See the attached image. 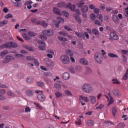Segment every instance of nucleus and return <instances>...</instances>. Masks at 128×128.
Returning a JSON list of instances; mask_svg holds the SVG:
<instances>
[{
	"mask_svg": "<svg viewBox=\"0 0 128 128\" xmlns=\"http://www.w3.org/2000/svg\"><path fill=\"white\" fill-rule=\"evenodd\" d=\"M18 46V44L14 42H9L6 44H4L0 46V48L2 49L4 48H14Z\"/></svg>",
	"mask_w": 128,
	"mask_h": 128,
	"instance_id": "obj_1",
	"label": "nucleus"
},
{
	"mask_svg": "<svg viewBox=\"0 0 128 128\" xmlns=\"http://www.w3.org/2000/svg\"><path fill=\"white\" fill-rule=\"evenodd\" d=\"M66 8H69L72 12H75L76 14L80 16V10L78 9L76 10V5L72 4V3H68L67 5H66Z\"/></svg>",
	"mask_w": 128,
	"mask_h": 128,
	"instance_id": "obj_2",
	"label": "nucleus"
},
{
	"mask_svg": "<svg viewBox=\"0 0 128 128\" xmlns=\"http://www.w3.org/2000/svg\"><path fill=\"white\" fill-rule=\"evenodd\" d=\"M82 89L84 92H86L87 94H90V92H92V88L90 84H85L82 86Z\"/></svg>",
	"mask_w": 128,
	"mask_h": 128,
	"instance_id": "obj_3",
	"label": "nucleus"
},
{
	"mask_svg": "<svg viewBox=\"0 0 128 128\" xmlns=\"http://www.w3.org/2000/svg\"><path fill=\"white\" fill-rule=\"evenodd\" d=\"M60 61L64 64H70V58L66 54H63L60 56Z\"/></svg>",
	"mask_w": 128,
	"mask_h": 128,
	"instance_id": "obj_4",
	"label": "nucleus"
},
{
	"mask_svg": "<svg viewBox=\"0 0 128 128\" xmlns=\"http://www.w3.org/2000/svg\"><path fill=\"white\" fill-rule=\"evenodd\" d=\"M94 58L98 64H102V57L100 52H97L95 54Z\"/></svg>",
	"mask_w": 128,
	"mask_h": 128,
	"instance_id": "obj_5",
	"label": "nucleus"
},
{
	"mask_svg": "<svg viewBox=\"0 0 128 128\" xmlns=\"http://www.w3.org/2000/svg\"><path fill=\"white\" fill-rule=\"evenodd\" d=\"M66 54L70 56V60L72 62H76V60L74 58V52H72L70 50H66Z\"/></svg>",
	"mask_w": 128,
	"mask_h": 128,
	"instance_id": "obj_6",
	"label": "nucleus"
},
{
	"mask_svg": "<svg viewBox=\"0 0 128 128\" xmlns=\"http://www.w3.org/2000/svg\"><path fill=\"white\" fill-rule=\"evenodd\" d=\"M38 42L39 44H40L38 46L40 50H46V43L42 40H38Z\"/></svg>",
	"mask_w": 128,
	"mask_h": 128,
	"instance_id": "obj_7",
	"label": "nucleus"
},
{
	"mask_svg": "<svg viewBox=\"0 0 128 128\" xmlns=\"http://www.w3.org/2000/svg\"><path fill=\"white\" fill-rule=\"evenodd\" d=\"M12 60H14V56L8 55L5 58V60L3 61V64H8Z\"/></svg>",
	"mask_w": 128,
	"mask_h": 128,
	"instance_id": "obj_8",
	"label": "nucleus"
},
{
	"mask_svg": "<svg viewBox=\"0 0 128 128\" xmlns=\"http://www.w3.org/2000/svg\"><path fill=\"white\" fill-rule=\"evenodd\" d=\"M42 34L46 36H52L54 34V30H44L42 31Z\"/></svg>",
	"mask_w": 128,
	"mask_h": 128,
	"instance_id": "obj_9",
	"label": "nucleus"
},
{
	"mask_svg": "<svg viewBox=\"0 0 128 128\" xmlns=\"http://www.w3.org/2000/svg\"><path fill=\"white\" fill-rule=\"evenodd\" d=\"M110 36L112 40H118V36L116 35V32H111L110 34Z\"/></svg>",
	"mask_w": 128,
	"mask_h": 128,
	"instance_id": "obj_10",
	"label": "nucleus"
},
{
	"mask_svg": "<svg viewBox=\"0 0 128 128\" xmlns=\"http://www.w3.org/2000/svg\"><path fill=\"white\" fill-rule=\"evenodd\" d=\"M80 62L84 66H88V61L86 58H82L80 60Z\"/></svg>",
	"mask_w": 128,
	"mask_h": 128,
	"instance_id": "obj_11",
	"label": "nucleus"
},
{
	"mask_svg": "<svg viewBox=\"0 0 128 128\" xmlns=\"http://www.w3.org/2000/svg\"><path fill=\"white\" fill-rule=\"evenodd\" d=\"M37 98L40 102H44L46 100V96L43 94H40L37 96Z\"/></svg>",
	"mask_w": 128,
	"mask_h": 128,
	"instance_id": "obj_12",
	"label": "nucleus"
},
{
	"mask_svg": "<svg viewBox=\"0 0 128 128\" xmlns=\"http://www.w3.org/2000/svg\"><path fill=\"white\" fill-rule=\"evenodd\" d=\"M91 104H94L96 102V98L94 96H89Z\"/></svg>",
	"mask_w": 128,
	"mask_h": 128,
	"instance_id": "obj_13",
	"label": "nucleus"
},
{
	"mask_svg": "<svg viewBox=\"0 0 128 128\" xmlns=\"http://www.w3.org/2000/svg\"><path fill=\"white\" fill-rule=\"evenodd\" d=\"M75 34H76L78 38H84V40L86 38V37L84 36V32H75Z\"/></svg>",
	"mask_w": 128,
	"mask_h": 128,
	"instance_id": "obj_14",
	"label": "nucleus"
},
{
	"mask_svg": "<svg viewBox=\"0 0 128 128\" xmlns=\"http://www.w3.org/2000/svg\"><path fill=\"white\" fill-rule=\"evenodd\" d=\"M112 94L116 96H120V92L116 88L112 90Z\"/></svg>",
	"mask_w": 128,
	"mask_h": 128,
	"instance_id": "obj_15",
	"label": "nucleus"
},
{
	"mask_svg": "<svg viewBox=\"0 0 128 128\" xmlns=\"http://www.w3.org/2000/svg\"><path fill=\"white\" fill-rule=\"evenodd\" d=\"M62 78L65 80H70V74L68 72H65L62 74Z\"/></svg>",
	"mask_w": 128,
	"mask_h": 128,
	"instance_id": "obj_16",
	"label": "nucleus"
},
{
	"mask_svg": "<svg viewBox=\"0 0 128 128\" xmlns=\"http://www.w3.org/2000/svg\"><path fill=\"white\" fill-rule=\"evenodd\" d=\"M26 94L28 96H32L34 94V92L30 90H26Z\"/></svg>",
	"mask_w": 128,
	"mask_h": 128,
	"instance_id": "obj_17",
	"label": "nucleus"
},
{
	"mask_svg": "<svg viewBox=\"0 0 128 128\" xmlns=\"http://www.w3.org/2000/svg\"><path fill=\"white\" fill-rule=\"evenodd\" d=\"M26 82L28 84H32L34 82V78L32 76H28L26 78Z\"/></svg>",
	"mask_w": 128,
	"mask_h": 128,
	"instance_id": "obj_18",
	"label": "nucleus"
},
{
	"mask_svg": "<svg viewBox=\"0 0 128 128\" xmlns=\"http://www.w3.org/2000/svg\"><path fill=\"white\" fill-rule=\"evenodd\" d=\"M53 12L54 14H58V16H60V9L58 8H53Z\"/></svg>",
	"mask_w": 128,
	"mask_h": 128,
	"instance_id": "obj_19",
	"label": "nucleus"
},
{
	"mask_svg": "<svg viewBox=\"0 0 128 128\" xmlns=\"http://www.w3.org/2000/svg\"><path fill=\"white\" fill-rule=\"evenodd\" d=\"M24 48H26V50H30V52H34V48L28 45H24Z\"/></svg>",
	"mask_w": 128,
	"mask_h": 128,
	"instance_id": "obj_20",
	"label": "nucleus"
},
{
	"mask_svg": "<svg viewBox=\"0 0 128 128\" xmlns=\"http://www.w3.org/2000/svg\"><path fill=\"white\" fill-rule=\"evenodd\" d=\"M81 10L82 12H88V8L86 6H84L82 8Z\"/></svg>",
	"mask_w": 128,
	"mask_h": 128,
	"instance_id": "obj_21",
	"label": "nucleus"
},
{
	"mask_svg": "<svg viewBox=\"0 0 128 128\" xmlns=\"http://www.w3.org/2000/svg\"><path fill=\"white\" fill-rule=\"evenodd\" d=\"M112 20H114V22H120V19H118V16H116V15L112 16Z\"/></svg>",
	"mask_w": 128,
	"mask_h": 128,
	"instance_id": "obj_22",
	"label": "nucleus"
},
{
	"mask_svg": "<svg viewBox=\"0 0 128 128\" xmlns=\"http://www.w3.org/2000/svg\"><path fill=\"white\" fill-rule=\"evenodd\" d=\"M108 56L110 58H118V56L117 54L113 53H109L108 54Z\"/></svg>",
	"mask_w": 128,
	"mask_h": 128,
	"instance_id": "obj_23",
	"label": "nucleus"
},
{
	"mask_svg": "<svg viewBox=\"0 0 128 128\" xmlns=\"http://www.w3.org/2000/svg\"><path fill=\"white\" fill-rule=\"evenodd\" d=\"M92 32L94 34V36H98L100 34V32H98V30L96 28H93L92 30Z\"/></svg>",
	"mask_w": 128,
	"mask_h": 128,
	"instance_id": "obj_24",
	"label": "nucleus"
},
{
	"mask_svg": "<svg viewBox=\"0 0 128 128\" xmlns=\"http://www.w3.org/2000/svg\"><path fill=\"white\" fill-rule=\"evenodd\" d=\"M114 98L112 97H110L109 100V102L108 104V106H110V104H114Z\"/></svg>",
	"mask_w": 128,
	"mask_h": 128,
	"instance_id": "obj_25",
	"label": "nucleus"
},
{
	"mask_svg": "<svg viewBox=\"0 0 128 128\" xmlns=\"http://www.w3.org/2000/svg\"><path fill=\"white\" fill-rule=\"evenodd\" d=\"M87 124L89 126H94V122L92 120H88L87 121Z\"/></svg>",
	"mask_w": 128,
	"mask_h": 128,
	"instance_id": "obj_26",
	"label": "nucleus"
},
{
	"mask_svg": "<svg viewBox=\"0 0 128 128\" xmlns=\"http://www.w3.org/2000/svg\"><path fill=\"white\" fill-rule=\"evenodd\" d=\"M80 98L84 102H88V100H90L86 96H80Z\"/></svg>",
	"mask_w": 128,
	"mask_h": 128,
	"instance_id": "obj_27",
	"label": "nucleus"
},
{
	"mask_svg": "<svg viewBox=\"0 0 128 128\" xmlns=\"http://www.w3.org/2000/svg\"><path fill=\"white\" fill-rule=\"evenodd\" d=\"M6 54H8V51L7 50H4L0 54L1 56H6Z\"/></svg>",
	"mask_w": 128,
	"mask_h": 128,
	"instance_id": "obj_28",
	"label": "nucleus"
},
{
	"mask_svg": "<svg viewBox=\"0 0 128 128\" xmlns=\"http://www.w3.org/2000/svg\"><path fill=\"white\" fill-rule=\"evenodd\" d=\"M75 19H76V20L77 22H78V24H82V19H80V18L78 16H76Z\"/></svg>",
	"mask_w": 128,
	"mask_h": 128,
	"instance_id": "obj_29",
	"label": "nucleus"
},
{
	"mask_svg": "<svg viewBox=\"0 0 128 128\" xmlns=\"http://www.w3.org/2000/svg\"><path fill=\"white\" fill-rule=\"evenodd\" d=\"M112 84H120V82L116 78H114L112 80Z\"/></svg>",
	"mask_w": 128,
	"mask_h": 128,
	"instance_id": "obj_30",
	"label": "nucleus"
},
{
	"mask_svg": "<svg viewBox=\"0 0 128 128\" xmlns=\"http://www.w3.org/2000/svg\"><path fill=\"white\" fill-rule=\"evenodd\" d=\"M112 115L114 116H116V112H118L116 110V106L113 107L112 109Z\"/></svg>",
	"mask_w": 128,
	"mask_h": 128,
	"instance_id": "obj_31",
	"label": "nucleus"
},
{
	"mask_svg": "<svg viewBox=\"0 0 128 128\" xmlns=\"http://www.w3.org/2000/svg\"><path fill=\"white\" fill-rule=\"evenodd\" d=\"M8 22V20H4L3 21L0 22V26H4V24H7Z\"/></svg>",
	"mask_w": 128,
	"mask_h": 128,
	"instance_id": "obj_32",
	"label": "nucleus"
},
{
	"mask_svg": "<svg viewBox=\"0 0 128 128\" xmlns=\"http://www.w3.org/2000/svg\"><path fill=\"white\" fill-rule=\"evenodd\" d=\"M34 104L37 108H38V110H42V106H40V104L39 103H38L36 102L34 103Z\"/></svg>",
	"mask_w": 128,
	"mask_h": 128,
	"instance_id": "obj_33",
	"label": "nucleus"
},
{
	"mask_svg": "<svg viewBox=\"0 0 128 128\" xmlns=\"http://www.w3.org/2000/svg\"><path fill=\"white\" fill-rule=\"evenodd\" d=\"M58 38L59 40H60V42H68V40L63 36H59Z\"/></svg>",
	"mask_w": 128,
	"mask_h": 128,
	"instance_id": "obj_34",
	"label": "nucleus"
},
{
	"mask_svg": "<svg viewBox=\"0 0 128 128\" xmlns=\"http://www.w3.org/2000/svg\"><path fill=\"white\" fill-rule=\"evenodd\" d=\"M54 86L56 88H58V90H62V85H60V84L56 83L54 84Z\"/></svg>",
	"mask_w": 128,
	"mask_h": 128,
	"instance_id": "obj_35",
	"label": "nucleus"
},
{
	"mask_svg": "<svg viewBox=\"0 0 128 128\" xmlns=\"http://www.w3.org/2000/svg\"><path fill=\"white\" fill-rule=\"evenodd\" d=\"M104 108V105L102 104H100L99 105V106H97L96 108V110H102V108Z\"/></svg>",
	"mask_w": 128,
	"mask_h": 128,
	"instance_id": "obj_36",
	"label": "nucleus"
},
{
	"mask_svg": "<svg viewBox=\"0 0 128 128\" xmlns=\"http://www.w3.org/2000/svg\"><path fill=\"white\" fill-rule=\"evenodd\" d=\"M66 4L64 2H60L57 4L58 8H64Z\"/></svg>",
	"mask_w": 128,
	"mask_h": 128,
	"instance_id": "obj_37",
	"label": "nucleus"
},
{
	"mask_svg": "<svg viewBox=\"0 0 128 128\" xmlns=\"http://www.w3.org/2000/svg\"><path fill=\"white\" fill-rule=\"evenodd\" d=\"M64 30H66L72 32V28L68 26H64Z\"/></svg>",
	"mask_w": 128,
	"mask_h": 128,
	"instance_id": "obj_38",
	"label": "nucleus"
},
{
	"mask_svg": "<svg viewBox=\"0 0 128 128\" xmlns=\"http://www.w3.org/2000/svg\"><path fill=\"white\" fill-rule=\"evenodd\" d=\"M55 96L57 98H60L62 94L60 92H58L55 93Z\"/></svg>",
	"mask_w": 128,
	"mask_h": 128,
	"instance_id": "obj_39",
	"label": "nucleus"
},
{
	"mask_svg": "<svg viewBox=\"0 0 128 128\" xmlns=\"http://www.w3.org/2000/svg\"><path fill=\"white\" fill-rule=\"evenodd\" d=\"M40 38L41 40H46L48 39L46 36L44 34L40 35Z\"/></svg>",
	"mask_w": 128,
	"mask_h": 128,
	"instance_id": "obj_40",
	"label": "nucleus"
},
{
	"mask_svg": "<svg viewBox=\"0 0 128 128\" xmlns=\"http://www.w3.org/2000/svg\"><path fill=\"white\" fill-rule=\"evenodd\" d=\"M5 18H12L14 16L12 14H8L6 16H4Z\"/></svg>",
	"mask_w": 128,
	"mask_h": 128,
	"instance_id": "obj_41",
	"label": "nucleus"
},
{
	"mask_svg": "<svg viewBox=\"0 0 128 128\" xmlns=\"http://www.w3.org/2000/svg\"><path fill=\"white\" fill-rule=\"evenodd\" d=\"M22 36H23L25 40H28L30 38L28 36V34H23Z\"/></svg>",
	"mask_w": 128,
	"mask_h": 128,
	"instance_id": "obj_42",
	"label": "nucleus"
},
{
	"mask_svg": "<svg viewBox=\"0 0 128 128\" xmlns=\"http://www.w3.org/2000/svg\"><path fill=\"white\" fill-rule=\"evenodd\" d=\"M92 69H90V68L86 67V73L87 74H92Z\"/></svg>",
	"mask_w": 128,
	"mask_h": 128,
	"instance_id": "obj_43",
	"label": "nucleus"
},
{
	"mask_svg": "<svg viewBox=\"0 0 128 128\" xmlns=\"http://www.w3.org/2000/svg\"><path fill=\"white\" fill-rule=\"evenodd\" d=\"M90 18L92 20H94L96 18V14H90Z\"/></svg>",
	"mask_w": 128,
	"mask_h": 128,
	"instance_id": "obj_44",
	"label": "nucleus"
},
{
	"mask_svg": "<svg viewBox=\"0 0 128 128\" xmlns=\"http://www.w3.org/2000/svg\"><path fill=\"white\" fill-rule=\"evenodd\" d=\"M98 18L100 20H101V22H104V20L102 19V16L101 14H98L97 16Z\"/></svg>",
	"mask_w": 128,
	"mask_h": 128,
	"instance_id": "obj_45",
	"label": "nucleus"
},
{
	"mask_svg": "<svg viewBox=\"0 0 128 128\" xmlns=\"http://www.w3.org/2000/svg\"><path fill=\"white\" fill-rule=\"evenodd\" d=\"M41 26H44V28H46V26H48V23L44 21H42Z\"/></svg>",
	"mask_w": 128,
	"mask_h": 128,
	"instance_id": "obj_46",
	"label": "nucleus"
},
{
	"mask_svg": "<svg viewBox=\"0 0 128 128\" xmlns=\"http://www.w3.org/2000/svg\"><path fill=\"white\" fill-rule=\"evenodd\" d=\"M28 34L30 36H36V33L34 32H32L31 31L28 32Z\"/></svg>",
	"mask_w": 128,
	"mask_h": 128,
	"instance_id": "obj_47",
	"label": "nucleus"
},
{
	"mask_svg": "<svg viewBox=\"0 0 128 128\" xmlns=\"http://www.w3.org/2000/svg\"><path fill=\"white\" fill-rule=\"evenodd\" d=\"M57 20L59 22L60 24V22H64V18L60 16L58 17Z\"/></svg>",
	"mask_w": 128,
	"mask_h": 128,
	"instance_id": "obj_48",
	"label": "nucleus"
},
{
	"mask_svg": "<svg viewBox=\"0 0 128 128\" xmlns=\"http://www.w3.org/2000/svg\"><path fill=\"white\" fill-rule=\"evenodd\" d=\"M118 126H122V128H124V126H126V124H124V122H121L119 124H118L116 128H117Z\"/></svg>",
	"mask_w": 128,
	"mask_h": 128,
	"instance_id": "obj_49",
	"label": "nucleus"
},
{
	"mask_svg": "<svg viewBox=\"0 0 128 128\" xmlns=\"http://www.w3.org/2000/svg\"><path fill=\"white\" fill-rule=\"evenodd\" d=\"M65 93L66 94H67V96H72V92H70V90H66Z\"/></svg>",
	"mask_w": 128,
	"mask_h": 128,
	"instance_id": "obj_50",
	"label": "nucleus"
},
{
	"mask_svg": "<svg viewBox=\"0 0 128 128\" xmlns=\"http://www.w3.org/2000/svg\"><path fill=\"white\" fill-rule=\"evenodd\" d=\"M0 88H8V86L5 85L4 84L0 83Z\"/></svg>",
	"mask_w": 128,
	"mask_h": 128,
	"instance_id": "obj_51",
	"label": "nucleus"
},
{
	"mask_svg": "<svg viewBox=\"0 0 128 128\" xmlns=\"http://www.w3.org/2000/svg\"><path fill=\"white\" fill-rule=\"evenodd\" d=\"M33 60L34 61V64L35 66H40V63L38 62V60L34 58Z\"/></svg>",
	"mask_w": 128,
	"mask_h": 128,
	"instance_id": "obj_52",
	"label": "nucleus"
},
{
	"mask_svg": "<svg viewBox=\"0 0 128 128\" xmlns=\"http://www.w3.org/2000/svg\"><path fill=\"white\" fill-rule=\"evenodd\" d=\"M24 74H22V73L20 72L18 74V78H24Z\"/></svg>",
	"mask_w": 128,
	"mask_h": 128,
	"instance_id": "obj_53",
	"label": "nucleus"
},
{
	"mask_svg": "<svg viewBox=\"0 0 128 128\" xmlns=\"http://www.w3.org/2000/svg\"><path fill=\"white\" fill-rule=\"evenodd\" d=\"M60 34H61V36H66V31H62L59 32Z\"/></svg>",
	"mask_w": 128,
	"mask_h": 128,
	"instance_id": "obj_54",
	"label": "nucleus"
},
{
	"mask_svg": "<svg viewBox=\"0 0 128 128\" xmlns=\"http://www.w3.org/2000/svg\"><path fill=\"white\" fill-rule=\"evenodd\" d=\"M84 36L85 37L86 36V38H87V40H88L90 38V35L88 34V32H84Z\"/></svg>",
	"mask_w": 128,
	"mask_h": 128,
	"instance_id": "obj_55",
	"label": "nucleus"
},
{
	"mask_svg": "<svg viewBox=\"0 0 128 128\" xmlns=\"http://www.w3.org/2000/svg\"><path fill=\"white\" fill-rule=\"evenodd\" d=\"M95 24H98V26H102V23L98 20H96L94 21Z\"/></svg>",
	"mask_w": 128,
	"mask_h": 128,
	"instance_id": "obj_56",
	"label": "nucleus"
},
{
	"mask_svg": "<svg viewBox=\"0 0 128 128\" xmlns=\"http://www.w3.org/2000/svg\"><path fill=\"white\" fill-rule=\"evenodd\" d=\"M34 58L30 56H26V60H34Z\"/></svg>",
	"mask_w": 128,
	"mask_h": 128,
	"instance_id": "obj_57",
	"label": "nucleus"
},
{
	"mask_svg": "<svg viewBox=\"0 0 128 128\" xmlns=\"http://www.w3.org/2000/svg\"><path fill=\"white\" fill-rule=\"evenodd\" d=\"M32 4V0H28L24 3V6H29V4Z\"/></svg>",
	"mask_w": 128,
	"mask_h": 128,
	"instance_id": "obj_58",
	"label": "nucleus"
},
{
	"mask_svg": "<svg viewBox=\"0 0 128 128\" xmlns=\"http://www.w3.org/2000/svg\"><path fill=\"white\" fill-rule=\"evenodd\" d=\"M70 70L72 74H74L75 71H74V67H70Z\"/></svg>",
	"mask_w": 128,
	"mask_h": 128,
	"instance_id": "obj_59",
	"label": "nucleus"
},
{
	"mask_svg": "<svg viewBox=\"0 0 128 128\" xmlns=\"http://www.w3.org/2000/svg\"><path fill=\"white\" fill-rule=\"evenodd\" d=\"M122 56L123 58V60L124 62H128V58H126V56L124 55H122Z\"/></svg>",
	"mask_w": 128,
	"mask_h": 128,
	"instance_id": "obj_60",
	"label": "nucleus"
},
{
	"mask_svg": "<svg viewBox=\"0 0 128 128\" xmlns=\"http://www.w3.org/2000/svg\"><path fill=\"white\" fill-rule=\"evenodd\" d=\"M63 14L66 18H68V16H70V13H68V12H63Z\"/></svg>",
	"mask_w": 128,
	"mask_h": 128,
	"instance_id": "obj_61",
	"label": "nucleus"
},
{
	"mask_svg": "<svg viewBox=\"0 0 128 128\" xmlns=\"http://www.w3.org/2000/svg\"><path fill=\"white\" fill-rule=\"evenodd\" d=\"M37 84L39 86H44V82H38Z\"/></svg>",
	"mask_w": 128,
	"mask_h": 128,
	"instance_id": "obj_62",
	"label": "nucleus"
},
{
	"mask_svg": "<svg viewBox=\"0 0 128 128\" xmlns=\"http://www.w3.org/2000/svg\"><path fill=\"white\" fill-rule=\"evenodd\" d=\"M10 108V106H4L2 108V110H8Z\"/></svg>",
	"mask_w": 128,
	"mask_h": 128,
	"instance_id": "obj_63",
	"label": "nucleus"
},
{
	"mask_svg": "<svg viewBox=\"0 0 128 128\" xmlns=\"http://www.w3.org/2000/svg\"><path fill=\"white\" fill-rule=\"evenodd\" d=\"M30 112V108L29 107H26L25 108V112Z\"/></svg>",
	"mask_w": 128,
	"mask_h": 128,
	"instance_id": "obj_64",
	"label": "nucleus"
}]
</instances>
